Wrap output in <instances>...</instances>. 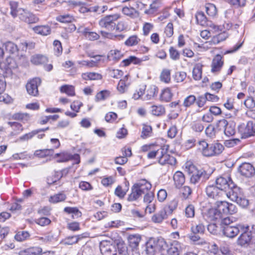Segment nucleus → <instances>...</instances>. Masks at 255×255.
Instances as JSON below:
<instances>
[{"instance_id":"obj_1","label":"nucleus","mask_w":255,"mask_h":255,"mask_svg":"<svg viewBox=\"0 0 255 255\" xmlns=\"http://www.w3.org/2000/svg\"><path fill=\"white\" fill-rule=\"evenodd\" d=\"M224 146L220 143L209 145L204 140H200L198 144V150L204 156L209 157L219 154L224 150Z\"/></svg>"},{"instance_id":"obj_2","label":"nucleus","mask_w":255,"mask_h":255,"mask_svg":"<svg viewBox=\"0 0 255 255\" xmlns=\"http://www.w3.org/2000/svg\"><path fill=\"white\" fill-rule=\"evenodd\" d=\"M248 227L244 226V231H242L243 232L241 235L238 238L237 243L238 245L243 247H247L251 245L255 244V228H252V230L250 231H247Z\"/></svg>"},{"instance_id":"obj_3","label":"nucleus","mask_w":255,"mask_h":255,"mask_svg":"<svg viewBox=\"0 0 255 255\" xmlns=\"http://www.w3.org/2000/svg\"><path fill=\"white\" fill-rule=\"evenodd\" d=\"M120 17L121 15L118 13L108 15L103 17L99 21V24L102 28L112 31L115 29V22Z\"/></svg>"},{"instance_id":"obj_4","label":"nucleus","mask_w":255,"mask_h":255,"mask_svg":"<svg viewBox=\"0 0 255 255\" xmlns=\"http://www.w3.org/2000/svg\"><path fill=\"white\" fill-rule=\"evenodd\" d=\"M216 205V208L221 213L223 217L224 215L234 214L237 212V208L235 205L226 201H218Z\"/></svg>"},{"instance_id":"obj_5","label":"nucleus","mask_w":255,"mask_h":255,"mask_svg":"<svg viewBox=\"0 0 255 255\" xmlns=\"http://www.w3.org/2000/svg\"><path fill=\"white\" fill-rule=\"evenodd\" d=\"M217 186L222 191L227 192L231 187H233L234 183L231 177L225 175L218 177L216 180Z\"/></svg>"},{"instance_id":"obj_6","label":"nucleus","mask_w":255,"mask_h":255,"mask_svg":"<svg viewBox=\"0 0 255 255\" xmlns=\"http://www.w3.org/2000/svg\"><path fill=\"white\" fill-rule=\"evenodd\" d=\"M100 248L103 255H117L116 245L112 241H102L100 243Z\"/></svg>"},{"instance_id":"obj_7","label":"nucleus","mask_w":255,"mask_h":255,"mask_svg":"<svg viewBox=\"0 0 255 255\" xmlns=\"http://www.w3.org/2000/svg\"><path fill=\"white\" fill-rule=\"evenodd\" d=\"M239 131L243 138H246L255 134V122L249 121L247 124L239 126Z\"/></svg>"},{"instance_id":"obj_8","label":"nucleus","mask_w":255,"mask_h":255,"mask_svg":"<svg viewBox=\"0 0 255 255\" xmlns=\"http://www.w3.org/2000/svg\"><path fill=\"white\" fill-rule=\"evenodd\" d=\"M224 235L228 238H234L240 232L244 231V226L238 224L236 226H226L222 227Z\"/></svg>"},{"instance_id":"obj_9","label":"nucleus","mask_w":255,"mask_h":255,"mask_svg":"<svg viewBox=\"0 0 255 255\" xmlns=\"http://www.w3.org/2000/svg\"><path fill=\"white\" fill-rule=\"evenodd\" d=\"M238 171L241 175L247 178L251 177L255 174V169L250 163H243L239 167Z\"/></svg>"},{"instance_id":"obj_10","label":"nucleus","mask_w":255,"mask_h":255,"mask_svg":"<svg viewBox=\"0 0 255 255\" xmlns=\"http://www.w3.org/2000/svg\"><path fill=\"white\" fill-rule=\"evenodd\" d=\"M206 192L209 197L215 199L223 197L226 194L225 192L221 190L217 186L213 185H208L206 189Z\"/></svg>"},{"instance_id":"obj_11","label":"nucleus","mask_w":255,"mask_h":255,"mask_svg":"<svg viewBox=\"0 0 255 255\" xmlns=\"http://www.w3.org/2000/svg\"><path fill=\"white\" fill-rule=\"evenodd\" d=\"M205 219L209 222H220L223 218L221 213L219 212L216 208L209 209L205 214Z\"/></svg>"},{"instance_id":"obj_12","label":"nucleus","mask_w":255,"mask_h":255,"mask_svg":"<svg viewBox=\"0 0 255 255\" xmlns=\"http://www.w3.org/2000/svg\"><path fill=\"white\" fill-rule=\"evenodd\" d=\"M40 83L41 80L39 78H35L30 80L26 86L28 93L33 96H37L38 93V86Z\"/></svg>"},{"instance_id":"obj_13","label":"nucleus","mask_w":255,"mask_h":255,"mask_svg":"<svg viewBox=\"0 0 255 255\" xmlns=\"http://www.w3.org/2000/svg\"><path fill=\"white\" fill-rule=\"evenodd\" d=\"M220 126L224 127V133L228 136L234 135L236 132V124L234 122H228L225 119L220 120L219 122Z\"/></svg>"},{"instance_id":"obj_14","label":"nucleus","mask_w":255,"mask_h":255,"mask_svg":"<svg viewBox=\"0 0 255 255\" xmlns=\"http://www.w3.org/2000/svg\"><path fill=\"white\" fill-rule=\"evenodd\" d=\"M185 171L189 174H191L190 182L193 184L197 183L201 178L198 170L193 164H187L185 166Z\"/></svg>"},{"instance_id":"obj_15","label":"nucleus","mask_w":255,"mask_h":255,"mask_svg":"<svg viewBox=\"0 0 255 255\" xmlns=\"http://www.w3.org/2000/svg\"><path fill=\"white\" fill-rule=\"evenodd\" d=\"M243 195L242 189L237 186L235 183L233 187H231L226 192L225 196L230 199L233 201H236Z\"/></svg>"},{"instance_id":"obj_16","label":"nucleus","mask_w":255,"mask_h":255,"mask_svg":"<svg viewBox=\"0 0 255 255\" xmlns=\"http://www.w3.org/2000/svg\"><path fill=\"white\" fill-rule=\"evenodd\" d=\"M162 154H160L158 156V162L162 165L166 164L174 165L176 164V159L172 156L167 153L166 149L162 148Z\"/></svg>"},{"instance_id":"obj_17","label":"nucleus","mask_w":255,"mask_h":255,"mask_svg":"<svg viewBox=\"0 0 255 255\" xmlns=\"http://www.w3.org/2000/svg\"><path fill=\"white\" fill-rule=\"evenodd\" d=\"M19 19L28 24L35 23L39 21V18L36 15L25 9H24Z\"/></svg>"},{"instance_id":"obj_18","label":"nucleus","mask_w":255,"mask_h":255,"mask_svg":"<svg viewBox=\"0 0 255 255\" xmlns=\"http://www.w3.org/2000/svg\"><path fill=\"white\" fill-rule=\"evenodd\" d=\"M6 87V82L4 77L0 74V102L9 104L12 102V98L7 94L2 95Z\"/></svg>"},{"instance_id":"obj_19","label":"nucleus","mask_w":255,"mask_h":255,"mask_svg":"<svg viewBox=\"0 0 255 255\" xmlns=\"http://www.w3.org/2000/svg\"><path fill=\"white\" fill-rule=\"evenodd\" d=\"M78 32L82 33L87 39L90 40H96L99 38V35L95 32L91 31L88 27L80 26L78 29Z\"/></svg>"},{"instance_id":"obj_20","label":"nucleus","mask_w":255,"mask_h":255,"mask_svg":"<svg viewBox=\"0 0 255 255\" xmlns=\"http://www.w3.org/2000/svg\"><path fill=\"white\" fill-rule=\"evenodd\" d=\"M224 64L223 57L220 55H216L213 58L211 64V72L218 73Z\"/></svg>"},{"instance_id":"obj_21","label":"nucleus","mask_w":255,"mask_h":255,"mask_svg":"<svg viewBox=\"0 0 255 255\" xmlns=\"http://www.w3.org/2000/svg\"><path fill=\"white\" fill-rule=\"evenodd\" d=\"M182 252L181 244L177 241H173L167 250L168 255H179Z\"/></svg>"},{"instance_id":"obj_22","label":"nucleus","mask_w":255,"mask_h":255,"mask_svg":"<svg viewBox=\"0 0 255 255\" xmlns=\"http://www.w3.org/2000/svg\"><path fill=\"white\" fill-rule=\"evenodd\" d=\"M9 6H10V13L11 15L13 17H18L21 15L22 12L23 11L24 9L22 8H20L18 6V3L15 1H10L9 2Z\"/></svg>"},{"instance_id":"obj_23","label":"nucleus","mask_w":255,"mask_h":255,"mask_svg":"<svg viewBox=\"0 0 255 255\" xmlns=\"http://www.w3.org/2000/svg\"><path fill=\"white\" fill-rule=\"evenodd\" d=\"M208 25L213 32L226 31V30H229L232 26V24L229 22L225 23L223 25H218L213 22H209Z\"/></svg>"},{"instance_id":"obj_24","label":"nucleus","mask_w":255,"mask_h":255,"mask_svg":"<svg viewBox=\"0 0 255 255\" xmlns=\"http://www.w3.org/2000/svg\"><path fill=\"white\" fill-rule=\"evenodd\" d=\"M32 30L35 33L42 36L50 34L51 31L50 26L48 25H37L33 27Z\"/></svg>"},{"instance_id":"obj_25","label":"nucleus","mask_w":255,"mask_h":255,"mask_svg":"<svg viewBox=\"0 0 255 255\" xmlns=\"http://www.w3.org/2000/svg\"><path fill=\"white\" fill-rule=\"evenodd\" d=\"M16 67V64L14 60L11 57H8L4 62H0V69L2 70L7 71Z\"/></svg>"},{"instance_id":"obj_26","label":"nucleus","mask_w":255,"mask_h":255,"mask_svg":"<svg viewBox=\"0 0 255 255\" xmlns=\"http://www.w3.org/2000/svg\"><path fill=\"white\" fill-rule=\"evenodd\" d=\"M134 185L143 194L149 191L151 188L150 183L145 179H142L139 181V182L135 184Z\"/></svg>"},{"instance_id":"obj_27","label":"nucleus","mask_w":255,"mask_h":255,"mask_svg":"<svg viewBox=\"0 0 255 255\" xmlns=\"http://www.w3.org/2000/svg\"><path fill=\"white\" fill-rule=\"evenodd\" d=\"M168 215L165 209H162L152 217L151 220L155 223H161L163 221L167 218Z\"/></svg>"},{"instance_id":"obj_28","label":"nucleus","mask_w":255,"mask_h":255,"mask_svg":"<svg viewBox=\"0 0 255 255\" xmlns=\"http://www.w3.org/2000/svg\"><path fill=\"white\" fill-rule=\"evenodd\" d=\"M42 252V249L38 247L28 248L19 252L20 255H39Z\"/></svg>"},{"instance_id":"obj_29","label":"nucleus","mask_w":255,"mask_h":255,"mask_svg":"<svg viewBox=\"0 0 255 255\" xmlns=\"http://www.w3.org/2000/svg\"><path fill=\"white\" fill-rule=\"evenodd\" d=\"M8 125L12 129V131L10 133L11 136L17 135L23 131V127L22 125L19 123L9 122Z\"/></svg>"},{"instance_id":"obj_30","label":"nucleus","mask_w":255,"mask_h":255,"mask_svg":"<svg viewBox=\"0 0 255 255\" xmlns=\"http://www.w3.org/2000/svg\"><path fill=\"white\" fill-rule=\"evenodd\" d=\"M159 249L157 246V243L154 241H149L146 244V252L148 255H154L155 252Z\"/></svg>"},{"instance_id":"obj_31","label":"nucleus","mask_w":255,"mask_h":255,"mask_svg":"<svg viewBox=\"0 0 255 255\" xmlns=\"http://www.w3.org/2000/svg\"><path fill=\"white\" fill-rule=\"evenodd\" d=\"M173 97V93L171 88H166L162 90L160 95L162 101L168 102L170 101Z\"/></svg>"},{"instance_id":"obj_32","label":"nucleus","mask_w":255,"mask_h":255,"mask_svg":"<svg viewBox=\"0 0 255 255\" xmlns=\"http://www.w3.org/2000/svg\"><path fill=\"white\" fill-rule=\"evenodd\" d=\"M173 180L176 187L180 188L185 182V177L182 172L177 171L173 176Z\"/></svg>"},{"instance_id":"obj_33","label":"nucleus","mask_w":255,"mask_h":255,"mask_svg":"<svg viewBox=\"0 0 255 255\" xmlns=\"http://www.w3.org/2000/svg\"><path fill=\"white\" fill-rule=\"evenodd\" d=\"M150 113L155 116H161L165 113L164 107L161 105H152L150 107Z\"/></svg>"},{"instance_id":"obj_34","label":"nucleus","mask_w":255,"mask_h":255,"mask_svg":"<svg viewBox=\"0 0 255 255\" xmlns=\"http://www.w3.org/2000/svg\"><path fill=\"white\" fill-rule=\"evenodd\" d=\"M158 93V88L155 85L150 86L146 91L144 100H149L155 97Z\"/></svg>"},{"instance_id":"obj_35","label":"nucleus","mask_w":255,"mask_h":255,"mask_svg":"<svg viewBox=\"0 0 255 255\" xmlns=\"http://www.w3.org/2000/svg\"><path fill=\"white\" fill-rule=\"evenodd\" d=\"M123 56L122 52L118 50H111L108 54V59L109 61L114 62L119 60Z\"/></svg>"},{"instance_id":"obj_36","label":"nucleus","mask_w":255,"mask_h":255,"mask_svg":"<svg viewBox=\"0 0 255 255\" xmlns=\"http://www.w3.org/2000/svg\"><path fill=\"white\" fill-rule=\"evenodd\" d=\"M203 65L201 63H197L195 65L193 71V78L195 80H199L201 79L202 74Z\"/></svg>"},{"instance_id":"obj_37","label":"nucleus","mask_w":255,"mask_h":255,"mask_svg":"<svg viewBox=\"0 0 255 255\" xmlns=\"http://www.w3.org/2000/svg\"><path fill=\"white\" fill-rule=\"evenodd\" d=\"M128 241L129 246L133 248H136L141 241V236L138 234L129 235Z\"/></svg>"},{"instance_id":"obj_38","label":"nucleus","mask_w":255,"mask_h":255,"mask_svg":"<svg viewBox=\"0 0 255 255\" xmlns=\"http://www.w3.org/2000/svg\"><path fill=\"white\" fill-rule=\"evenodd\" d=\"M82 78L84 80H97L102 79L101 74L95 72H86L82 74Z\"/></svg>"},{"instance_id":"obj_39","label":"nucleus","mask_w":255,"mask_h":255,"mask_svg":"<svg viewBox=\"0 0 255 255\" xmlns=\"http://www.w3.org/2000/svg\"><path fill=\"white\" fill-rule=\"evenodd\" d=\"M196 19L198 24L201 25H206L209 27L208 25L209 22H213L211 21H208L204 13L202 11H198L196 14Z\"/></svg>"},{"instance_id":"obj_40","label":"nucleus","mask_w":255,"mask_h":255,"mask_svg":"<svg viewBox=\"0 0 255 255\" xmlns=\"http://www.w3.org/2000/svg\"><path fill=\"white\" fill-rule=\"evenodd\" d=\"M47 61V58L42 55H34L31 58V62L35 65L42 64L46 63Z\"/></svg>"},{"instance_id":"obj_41","label":"nucleus","mask_w":255,"mask_h":255,"mask_svg":"<svg viewBox=\"0 0 255 255\" xmlns=\"http://www.w3.org/2000/svg\"><path fill=\"white\" fill-rule=\"evenodd\" d=\"M205 230L204 225L200 223H194L192 222L191 227V231L193 234H203Z\"/></svg>"},{"instance_id":"obj_42","label":"nucleus","mask_w":255,"mask_h":255,"mask_svg":"<svg viewBox=\"0 0 255 255\" xmlns=\"http://www.w3.org/2000/svg\"><path fill=\"white\" fill-rule=\"evenodd\" d=\"M64 212L68 214H72V218L76 219L82 216V213L76 207H65L64 209Z\"/></svg>"},{"instance_id":"obj_43","label":"nucleus","mask_w":255,"mask_h":255,"mask_svg":"<svg viewBox=\"0 0 255 255\" xmlns=\"http://www.w3.org/2000/svg\"><path fill=\"white\" fill-rule=\"evenodd\" d=\"M45 129H41L38 130H34L29 133H26L20 136L17 141H27L31 139L34 135L38 134L40 131H43Z\"/></svg>"},{"instance_id":"obj_44","label":"nucleus","mask_w":255,"mask_h":255,"mask_svg":"<svg viewBox=\"0 0 255 255\" xmlns=\"http://www.w3.org/2000/svg\"><path fill=\"white\" fill-rule=\"evenodd\" d=\"M101 34L104 38L115 40V39H123L124 38V35L123 34H115L112 32H109L105 31H101Z\"/></svg>"},{"instance_id":"obj_45","label":"nucleus","mask_w":255,"mask_h":255,"mask_svg":"<svg viewBox=\"0 0 255 255\" xmlns=\"http://www.w3.org/2000/svg\"><path fill=\"white\" fill-rule=\"evenodd\" d=\"M142 193L141 192L137 187H135L134 185L131 193L129 195L128 200L129 201H133L138 199L142 195Z\"/></svg>"},{"instance_id":"obj_46","label":"nucleus","mask_w":255,"mask_h":255,"mask_svg":"<svg viewBox=\"0 0 255 255\" xmlns=\"http://www.w3.org/2000/svg\"><path fill=\"white\" fill-rule=\"evenodd\" d=\"M171 70L168 69H164L161 72L160 80L165 83H169L171 80Z\"/></svg>"},{"instance_id":"obj_47","label":"nucleus","mask_w":255,"mask_h":255,"mask_svg":"<svg viewBox=\"0 0 255 255\" xmlns=\"http://www.w3.org/2000/svg\"><path fill=\"white\" fill-rule=\"evenodd\" d=\"M66 198V196L63 193H59L51 196L49 201L51 203H57L64 201Z\"/></svg>"},{"instance_id":"obj_48","label":"nucleus","mask_w":255,"mask_h":255,"mask_svg":"<svg viewBox=\"0 0 255 255\" xmlns=\"http://www.w3.org/2000/svg\"><path fill=\"white\" fill-rule=\"evenodd\" d=\"M53 149H40L35 151L34 155L41 158L47 156H51L53 155Z\"/></svg>"},{"instance_id":"obj_49","label":"nucleus","mask_w":255,"mask_h":255,"mask_svg":"<svg viewBox=\"0 0 255 255\" xmlns=\"http://www.w3.org/2000/svg\"><path fill=\"white\" fill-rule=\"evenodd\" d=\"M228 34L225 31L221 32L216 36H215L212 38V42L214 44H217L221 41L226 39L228 37Z\"/></svg>"},{"instance_id":"obj_50","label":"nucleus","mask_w":255,"mask_h":255,"mask_svg":"<svg viewBox=\"0 0 255 255\" xmlns=\"http://www.w3.org/2000/svg\"><path fill=\"white\" fill-rule=\"evenodd\" d=\"M152 128L150 126L143 125L142 128L141 137L145 139L152 135Z\"/></svg>"},{"instance_id":"obj_51","label":"nucleus","mask_w":255,"mask_h":255,"mask_svg":"<svg viewBox=\"0 0 255 255\" xmlns=\"http://www.w3.org/2000/svg\"><path fill=\"white\" fill-rule=\"evenodd\" d=\"M111 92L109 90H103L98 93L95 97L96 102L103 101L110 96Z\"/></svg>"},{"instance_id":"obj_52","label":"nucleus","mask_w":255,"mask_h":255,"mask_svg":"<svg viewBox=\"0 0 255 255\" xmlns=\"http://www.w3.org/2000/svg\"><path fill=\"white\" fill-rule=\"evenodd\" d=\"M56 20L62 23H68L74 20V17L69 14H64L56 17Z\"/></svg>"},{"instance_id":"obj_53","label":"nucleus","mask_w":255,"mask_h":255,"mask_svg":"<svg viewBox=\"0 0 255 255\" xmlns=\"http://www.w3.org/2000/svg\"><path fill=\"white\" fill-rule=\"evenodd\" d=\"M207 14L211 17H214L217 14V9L215 5L212 3H207L205 5Z\"/></svg>"},{"instance_id":"obj_54","label":"nucleus","mask_w":255,"mask_h":255,"mask_svg":"<svg viewBox=\"0 0 255 255\" xmlns=\"http://www.w3.org/2000/svg\"><path fill=\"white\" fill-rule=\"evenodd\" d=\"M12 118L16 120L26 122L30 119V116L27 113H16L12 115Z\"/></svg>"},{"instance_id":"obj_55","label":"nucleus","mask_w":255,"mask_h":255,"mask_svg":"<svg viewBox=\"0 0 255 255\" xmlns=\"http://www.w3.org/2000/svg\"><path fill=\"white\" fill-rule=\"evenodd\" d=\"M4 46L5 50L10 53L13 54L17 52L18 51L17 45L12 42L7 41L4 43Z\"/></svg>"},{"instance_id":"obj_56","label":"nucleus","mask_w":255,"mask_h":255,"mask_svg":"<svg viewBox=\"0 0 255 255\" xmlns=\"http://www.w3.org/2000/svg\"><path fill=\"white\" fill-rule=\"evenodd\" d=\"M60 91L62 93H66L68 96H73L75 95L74 87L71 85H64L61 87Z\"/></svg>"},{"instance_id":"obj_57","label":"nucleus","mask_w":255,"mask_h":255,"mask_svg":"<svg viewBox=\"0 0 255 255\" xmlns=\"http://www.w3.org/2000/svg\"><path fill=\"white\" fill-rule=\"evenodd\" d=\"M61 172H56L54 175L49 176L47 179V182L49 185L55 184L61 178Z\"/></svg>"},{"instance_id":"obj_58","label":"nucleus","mask_w":255,"mask_h":255,"mask_svg":"<svg viewBox=\"0 0 255 255\" xmlns=\"http://www.w3.org/2000/svg\"><path fill=\"white\" fill-rule=\"evenodd\" d=\"M29 237V233L26 231H20L16 233L14 236L15 239L18 242L26 240Z\"/></svg>"},{"instance_id":"obj_59","label":"nucleus","mask_w":255,"mask_h":255,"mask_svg":"<svg viewBox=\"0 0 255 255\" xmlns=\"http://www.w3.org/2000/svg\"><path fill=\"white\" fill-rule=\"evenodd\" d=\"M122 11L124 14L131 17H135L137 15L136 11L132 7L125 6L123 8Z\"/></svg>"},{"instance_id":"obj_60","label":"nucleus","mask_w":255,"mask_h":255,"mask_svg":"<svg viewBox=\"0 0 255 255\" xmlns=\"http://www.w3.org/2000/svg\"><path fill=\"white\" fill-rule=\"evenodd\" d=\"M140 39L136 35L130 36L125 42V44L128 46H132L138 44Z\"/></svg>"},{"instance_id":"obj_61","label":"nucleus","mask_w":255,"mask_h":255,"mask_svg":"<svg viewBox=\"0 0 255 255\" xmlns=\"http://www.w3.org/2000/svg\"><path fill=\"white\" fill-rule=\"evenodd\" d=\"M189 238L191 241L193 242L196 244L202 245L207 244L205 240L201 239L198 235L191 234L189 235Z\"/></svg>"},{"instance_id":"obj_62","label":"nucleus","mask_w":255,"mask_h":255,"mask_svg":"<svg viewBox=\"0 0 255 255\" xmlns=\"http://www.w3.org/2000/svg\"><path fill=\"white\" fill-rule=\"evenodd\" d=\"M129 83H126L125 80H121L117 86V90L121 93H125L128 89Z\"/></svg>"},{"instance_id":"obj_63","label":"nucleus","mask_w":255,"mask_h":255,"mask_svg":"<svg viewBox=\"0 0 255 255\" xmlns=\"http://www.w3.org/2000/svg\"><path fill=\"white\" fill-rule=\"evenodd\" d=\"M185 215L187 218H193L195 216V207L192 204L188 205L185 209Z\"/></svg>"},{"instance_id":"obj_64","label":"nucleus","mask_w":255,"mask_h":255,"mask_svg":"<svg viewBox=\"0 0 255 255\" xmlns=\"http://www.w3.org/2000/svg\"><path fill=\"white\" fill-rule=\"evenodd\" d=\"M196 100V99L195 96L189 95L184 99L183 105L185 107H189L191 106L192 105H193L195 103Z\"/></svg>"}]
</instances>
